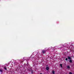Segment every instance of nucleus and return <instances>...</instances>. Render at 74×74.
I'll use <instances>...</instances> for the list:
<instances>
[{
	"instance_id": "nucleus-1",
	"label": "nucleus",
	"mask_w": 74,
	"mask_h": 74,
	"mask_svg": "<svg viewBox=\"0 0 74 74\" xmlns=\"http://www.w3.org/2000/svg\"><path fill=\"white\" fill-rule=\"evenodd\" d=\"M32 70V68L30 67H29V68L28 69V71H30Z\"/></svg>"
},
{
	"instance_id": "nucleus-2",
	"label": "nucleus",
	"mask_w": 74,
	"mask_h": 74,
	"mask_svg": "<svg viewBox=\"0 0 74 74\" xmlns=\"http://www.w3.org/2000/svg\"><path fill=\"white\" fill-rule=\"evenodd\" d=\"M68 59H69V60H70L71 59V57H70L69 56H68Z\"/></svg>"
},
{
	"instance_id": "nucleus-3",
	"label": "nucleus",
	"mask_w": 74,
	"mask_h": 74,
	"mask_svg": "<svg viewBox=\"0 0 74 74\" xmlns=\"http://www.w3.org/2000/svg\"><path fill=\"white\" fill-rule=\"evenodd\" d=\"M46 51H45V50H42V52L43 53V54L45 53V52Z\"/></svg>"
},
{
	"instance_id": "nucleus-4",
	"label": "nucleus",
	"mask_w": 74,
	"mask_h": 74,
	"mask_svg": "<svg viewBox=\"0 0 74 74\" xmlns=\"http://www.w3.org/2000/svg\"><path fill=\"white\" fill-rule=\"evenodd\" d=\"M46 69L47 70H49V67H47L46 68Z\"/></svg>"
},
{
	"instance_id": "nucleus-5",
	"label": "nucleus",
	"mask_w": 74,
	"mask_h": 74,
	"mask_svg": "<svg viewBox=\"0 0 74 74\" xmlns=\"http://www.w3.org/2000/svg\"><path fill=\"white\" fill-rule=\"evenodd\" d=\"M67 69H70V66H67Z\"/></svg>"
},
{
	"instance_id": "nucleus-6",
	"label": "nucleus",
	"mask_w": 74,
	"mask_h": 74,
	"mask_svg": "<svg viewBox=\"0 0 74 74\" xmlns=\"http://www.w3.org/2000/svg\"><path fill=\"white\" fill-rule=\"evenodd\" d=\"M69 62L70 63H72V60H71V59L70 60Z\"/></svg>"
},
{
	"instance_id": "nucleus-7",
	"label": "nucleus",
	"mask_w": 74,
	"mask_h": 74,
	"mask_svg": "<svg viewBox=\"0 0 74 74\" xmlns=\"http://www.w3.org/2000/svg\"><path fill=\"white\" fill-rule=\"evenodd\" d=\"M52 73L53 74H55V71H52Z\"/></svg>"
},
{
	"instance_id": "nucleus-8",
	"label": "nucleus",
	"mask_w": 74,
	"mask_h": 74,
	"mask_svg": "<svg viewBox=\"0 0 74 74\" xmlns=\"http://www.w3.org/2000/svg\"><path fill=\"white\" fill-rule=\"evenodd\" d=\"M0 72H1V73H2L3 72V70H2L1 69H0Z\"/></svg>"
},
{
	"instance_id": "nucleus-9",
	"label": "nucleus",
	"mask_w": 74,
	"mask_h": 74,
	"mask_svg": "<svg viewBox=\"0 0 74 74\" xmlns=\"http://www.w3.org/2000/svg\"><path fill=\"white\" fill-rule=\"evenodd\" d=\"M60 66H61V67H62V64H60Z\"/></svg>"
},
{
	"instance_id": "nucleus-10",
	"label": "nucleus",
	"mask_w": 74,
	"mask_h": 74,
	"mask_svg": "<svg viewBox=\"0 0 74 74\" xmlns=\"http://www.w3.org/2000/svg\"><path fill=\"white\" fill-rule=\"evenodd\" d=\"M69 74H73V73H72L71 72H69Z\"/></svg>"
},
{
	"instance_id": "nucleus-11",
	"label": "nucleus",
	"mask_w": 74,
	"mask_h": 74,
	"mask_svg": "<svg viewBox=\"0 0 74 74\" xmlns=\"http://www.w3.org/2000/svg\"><path fill=\"white\" fill-rule=\"evenodd\" d=\"M29 64H27V66H29Z\"/></svg>"
},
{
	"instance_id": "nucleus-12",
	"label": "nucleus",
	"mask_w": 74,
	"mask_h": 74,
	"mask_svg": "<svg viewBox=\"0 0 74 74\" xmlns=\"http://www.w3.org/2000/svg\"><path fill=\"white\" fill-rule=\"evenodd\" d=\"M65 60H68V59L67 58H66L65 59Z\"/></svg>"
},
{
	"instance_id": "nucleus-13",
	"label": "nucleus",
	"mask_w": 74,
	"mask_h": 74,
	"mask_svg": "<svg viewBox=\"0 0 74 74\" xmlns=\"http://www.w3.org/2000/svg\"><path fill=\"white\" fill-rule=\"evenodd\" d=\"M4 69H5V70H7V68H5V67H4Z\"/></svg>"
},
{
	"instance_id": "nucleus-14",
	"label": "nucleus",
	"mask_w": 74,
	"mask_h": 74,
	"mask_svg": "<svg viewBox=\"0 0 74 74\" xmlns=\"http://www.w3.org/2000/svg\"><path fill=\"white\" fill-rule=\"evenodd\" d=\"M40 74H42V73H40Z\"/></svg>"
},
{
	"instance_id": "nucleus-15",
	"label": "nucleus",
	"mask_w": 74,
	"mask_h": 74,
	"mask_svg": "<svg viewBox=\"0 0 74 74\" xmlns=\"http://www.w3.org/2000/svg\"><path fill=\"white\" fill-rule=\"evenodd\" d=\"M31 72H32V71Z\"/></svg>"
}]
</instances>
